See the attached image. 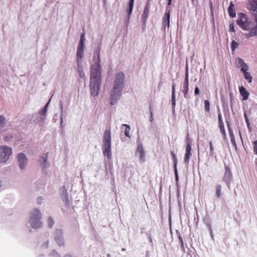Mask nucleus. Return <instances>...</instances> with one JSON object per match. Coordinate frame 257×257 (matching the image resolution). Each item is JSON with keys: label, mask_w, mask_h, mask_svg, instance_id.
Here are the masks:
<instances>
[{"label": "nucleus", "mask_w": 257, "mask_h": 257, "mask_svg": "<svg viewBox=\"0 0 257 257\" xmlns=\"http://www.w3.org/2000/svg\"><path fill=\"white\" fill-rule=\"evenodd\" d=\"M90 89L91 94L96 96L99 91L101 84V65L99 53L98 54L97 60L91 67L90 78Z\"/></svg>", "instance_id": "f257e3e1"}, {"label": "nucleus", "mask_w": 257, "mask_h": 257, "mask_svg": "<svg viewBox=\"0 0 257 257\" xmlns=\"http://www.w3.org/2000/svg\"><path fill=\"white\" fill-rule=\"evenodd\" d=\"M111 137L110 130H106L103 134L102 139V152L108 159L111 158Z\"/></svg>", "instance_id": "f03ea898"}, {"label": "nucleus", "mask_w": 257, "mask_h": 257, "mask_svg": "<svg viewBox=\"0 0 257 257\" xmlns=\"http://www.w3.org/2000/svg\"><path fill=\"white\" fill-rule=\"evenodd\" d=\"M41 214L40 211L34 209L30 213L29 223L31 226L34 228H40L42 226L41 221Z\"/></svg>", "instance_id": "7ed1b4c3"}, {"label": "nucleus", "mask_w": 257, "mask_h": 257, "mask_svg": "<svg viewBox=\"0 0 257 257\" xmlns=\"http://www.w3.org/2000/svg\"><path fill=\"white\" fill-rule=\"evenodd\" d=\"M85 41V33L83 32L81 34L80 42L77 48L76 62H82L84 55Z\"/></svg>", "instance_id": "20e7f679"}, {"label": "nucleus", "mask_w": 257, "mask_h": 257, "mask_svg": "<svg viewBox=\"0 0 257 257\" xmlns=\"http://www.w3.org/2000/svg\"><path fill=\"white\" fill-rule=\"evenodd\" d=\"M236 22L238 25L245 31H248L252 27L251 22L248 20L246 16L242 13L238 15V19Z\"/></svg>", "instance_id": "39448f33"}, {"label": "nucleus", "mask_w": 257, "mask_h": 257, "mask_svg": "<svg viewBox=\"0 0 257 257\" xmlns=\"http://www.w3.org/2000/svg\"><path fill=\"white\" fill-rule=\"evenodd\" d=\"M12 151L11 148L6 146L0 147V161L2 163L6 162L10 156L12 155Z\"/></svg>", "instance_id": "423d86ee"}, {"label": "nucleus", "mask_w": 257, "mask_h": 257, "mask_svg": "<svg viewBox=\"0 0 257 257\" xmlns=\"http://www.w3.org/2000/svg\"><path fill=\"white\" fill-rule=\"evenodd\" d=\"M125 76L122 72H119L116 75L113 82V87L115 89H118L122 90L124 84Z\"/></svg>", "instance_id": "0eeeda50"}, {"label": "nucleus", "mask_w": 257, "mask_h": 257, "mask_svg": "<svg viewBox=\"0 0 257 257\" xmlns=\"http://www.w3.org/2000/svg\"><path fill=\"white\" fill-rule=\"evenodd\" d=\"M122 90L113 88L110 94V103L111 105H114L120 98Z\"/></svg>", "instance_id": "6e6552de"}, {"label": "nucleus", "mask_w": 257, "mask_h": 257, "mask_svg": "<svg viewBox=\"0 0 257 257\" xmlns=\"http://www.w3.org/2000/svg\"><path fill=\"white\" fill-rule=\"evenodd\" d=\"M17 158L19 167L22 170L24 169L28 162L27 157L24 154H20Z\"/></svg>", "instance_id": "1a4fd4ad"}, {"label": "nucleus", "mask_w": 257, "mask_h": 257, "mask_svg": "<svg viewBox=\"0 0 257 257\" xmlns=\"http://www.w3.org/2000/svg\"><path fill=\"white\" fill-rule=\"evenodd\" d=\"M236 63H238L239 66L241 67V71H245L248 70V66L244 61L240 58H237L235 60Z\"/></svg>", "instance_id": "9d476101"}, {"label": "nucleus", "mask_w": 257, "mask_h": 257, "mask_svg": "<svg viewBox=\"0 0 257 257\" xmlns=\"http://www.w3.org/2000/svg\"><path fill=\"white\" fill-rule=\"evenodd\" d=\"M48 155L47 154H44L41 156L40 159V165L42 169L44 170L46 169L49 167V164L47 162Z\"/></svg>", "instance_id": "9b49d317"}, {"label": "nucleus", "mask_w": 257, "mask_h": 257, "mask_svg": "<svg viewBox=\"0 0 257 257\" xmlns=\"http://www.w3.org/2000/svg\"><path fill=\"white\" fill-rule=\"evenodd\" d=\"M136 153L139 154L140 159L141 161H144L145 160V153L142 144H141L138 145Z\"/></svg>", "instance_id": "f8f14e48"}, {"label": "nucleus", "mask_w": 257, "mask_h": 257, "mask_svg": "<svg viewBox=\"0 0 257 257\" xmlns=\"http://www.w3.org/2000/svg\"><path fill=\"white\" fill-rule=\"evenodd\" d=\"M170 12H166L163 18V26L164 27H166L167 26L168 28L170 26Z\"/></svg>", "instance_id": "ddd939ff"}, {"label": "nucleus", "mask_w": 257, "mask_h": 257, "mask_svg": "<svg viewBox=\"0 0 257 257\" xmlns=\"http://www.w3.org/2000/svg\"><path fill=\"white\" fill-rule=\"evenodd\" d=\"M231 177V172L230 169L226 167H225V172L224 173L223 181L226 183H229Z\"/></svg>", "instance_id": "4468645a"}, {"label": "nucleus", "mask_w": 257, "mask_h": 257, "mask_svg": "<svg viewBox=\"0 0 257 257\" xmlns=\"http://www.w3.org/2000/svg\"><path fill=\"white\" fill-rule=\"evenodd\" d=\"M150 9V4L148 3L146 7L144 9V11L143 12V13L142 14V19L144 21V22H146L148 19L149 12Z\"/></svg>", "instance_id": "2eb2a0df"}, {"label": "nucleus", "mask_w": 257, "mask_h": 257, "mask_svg": "<svg viewBox=\"0 0 257 257\" xmlns=\"http://www.w3.org/2000/svg\"><path fill=\"white\" fill-rule=\"evenodd\" d=\"M62 232L61 230H59L57 231L55 240L59 245H62L64 244V241L62 238Z\"/></svg>", "instance_id": "dca6fc26"}, {"label": "nucleus", "mask_w": 257, "mask_h": 257, "mask_svg": "<svg viewBox=\"0 0 257 257\" xmlns=\"http://www.w3.org/2000/svg\"><path fill=\"white\" fill-rule=\"evenodd\" d=\"M239 90L241 95L243 97V99H247L249 96V92L246 90V89L243 86H241L239 87Z\"/></svg>", "instance_id": "f3484780"}, {"label": "nucleus", "mask_w": 257, "mask_h": 257, "mask_svg": "<svg viewBox=\"0 0 257 257\" xmlns=\"http://www.w3.org/2000/svg\"><path fill=\"white\" fill-rule=\"evenodd\" d=\"M77 71L79 76L81 78H83L85 76V74L83 71L82 67V62H77Z\"/></svg>", "instance_id": "a211bd4d"}, {"label": "nucleus", "mask_w": 257, "mask_h": 257, "mask_svg": "<svg viewBox=\"0 0 257 257\" xmlns=\"http://www.w3.org/2000/svg\"><path fill=\"white\" fill-rule=\"evenodd\" d=\"M134 2L135 0H130L127 4V6L126 7V12L129 16L131 15L132 13L134 5Z\"/></svg>", "instance_id": "6ab92c4d"}, {"label": "nucleus", "mask_w": 257, "mask_h": 257, "mask_svg": "<svg viewBox=\"0 0 257 257\" xmlns=\"http://www.w3.org/2000/svg\"><path fill=\"white\" fill-rule=\"evenodd\" d=\"M248 70H245V71H242L244 74V78L249 82L251 83L252 82V76L247 71Z\"/></svg>", "instance_id": "aec40b11"}, {"label": "nucleus", "mask_w": 257, "mask_h": 257, "mask_svg": "<svg viewBox=\"0 0 257 257\" xmlns=\"http://www.w3.org/2000/svg\"><path fill=\"white\" fill-rule=\"evenodd\" d=\"M188 90H189V85L183 84L182 92H183L184 97L185 98L187 97V94L188 92Z\"/></svg>", "instance_id": "412c9836"}, {"label": "nucleus", "mask_w": 257, "mask_h": 257, "mask_svg": "<svg viewBox=\"0 0 257 257\" xmlns=\"http://www.w3.org/2000/svg\"><path fill=\"white\" fill-rule=\"evenodd\" d=\"M123 126H125V131H124V134H125V136L130 138V132L131 130L130 126L126 124H124Z\"/></svg>", "instance_id": "4be33fe9"}, {"label": "nucleus", "mask_w": 257, "mask_h": 257, "mask_svg": "<svg viewBox=\"0 0 257 257\" xmlns=\"http://www.w3.org/2000/svg\"><path fill=\"white\" fill-rule=\"evenodd\" d=\"M221 194V186L218 185L216 186V196L217 198H219Z\"/></svg>", "instance_id": "5701e85b"}, {"label": "nucleus", "mask_w": 257, "mask_h": 257, "mask_svg": "<svg viewBox=\"0 0 257 257\" xmlns=\"http://www.w3.org/2000/svg\"><path fill=\"white\" fill-rule=\"evenodd\" d=\"M13 138H14L13 135L9 133L6 135V136L4 137V140L5 141L9 142V141H12V139H13Z\"/></svg>", "instance_id": "b1692460"}, {"label": "nucleus", "mask_w": 257, "mask_h": 257, "mask_svg": "<svg viewBox=\"0 0 257 257\" xmlns=\"http://www.w3.org/2000/svg\"><path fill=\"white\" fill-rule=\"evenodd\" d=\"M191 152H186V153H185L184 162L187 164H188L189 163V159L191 156Z\"/></svg>", "instance_id": "393cba45"}, {"label": "nucleus", "mask_w": 257, "mask_h": 257, "mask_svg": "<svg viewBox=\"0 0 257 257\" xmlns=\"http://www.w3.org/2000/svg\"><path fill=\"white\" fill-rule=\"evenodd\" d=\"M219 124V128H220V132H221V133L223 135L224 138H225L226 135V133H225V130L224 124L223 123H221V124Z\"/></svg>", "instance_id": "a878e982"}, {"label": "nucleus", "mask_w": 257, "mask_h": 257, "mask_svg": "<svg viewBox=\"0 0 257 257\" xmlns=\"http://www.w3.org/2000/svg\"><path fill=\"white\" fill-rule=\"evenodd\" d=\"M228 131H229V135L231 138V142H235L234 137V135L233 134V132H232V130L231 129V128L230 127L229 124H228Z\"/></svg>", "instance_id": "bb28decb"}, {"label": "nucleus", "mask_w": 257, "mask_h": 257, "mask_svg": "<svg viewBox=\"0 0 257 257\" xmlns=\"http://www.w3.org/2000/svg\"><path fill=\"white\" fill-rule=\"evenodd\" d=\"M6 122V118L3 115H0V127H3Z\"/></svg>", "instance_id": "cd10ccee"}, {"label": "nucleus", "mask_w": 257, "mask_h": 257, "mask_svg": "<svg viewBox=\"0 0 257 257\" xmlns=\"http://www.w3.org/2000/svg\"><path fill=\"white\" fill-rule=\"evenodd\" d=\"M204 105L205 110L207 112H209L210 111V103L208 100H205Z\"/></svg>", "instance_id": "c85d7f7f"}, {"label": "nucleus", "mask_w": 257, "mask_h": 257, "mask_svg": "<svg viewBox=\"0 0 257 257\" xmlns=\"http://www.w3.org/2000/svg\"><path fill=\"white\" fill-rule=\"evenodd\" d=\"M238 44L234 41L233 40L231 42V50L232 51H234L235 49L237 47Z\"/></svg>", "instance_id": "c756f323"}, {"label": "nucleus", "mask_w": 257, "mask_h": 257, "mask_svg": "<svg viewBox=\"0 0 257 257\" xmlns=\"http://www.w3.org/2000/svg\"><path fill=\"white\" fill-rule=\"evenodd\" d=\"M250 5L252 9L254 10L257 9V0H252L250 3Z\"/></svg>", "instance_id": "7c9ffc66"}, {"label": "nucleus", "mask_w": 257, "mask_h": 257, "mask_svg": "<svg viewBox=\"0 0 257 257\" xmlns=\"http://www.w3.org/2000/svg\"><path fill=\"white\" fill-rule=\"evenodd\" d=\"M228 13L229 14V16L232 18H235L236 16V13L234 11V10L233 9H228Z\"/></svg>", "instance_id": "2f4dec72"}, {"label": "nucleus", "mask_w": 257, "mask_h": 257, "mask_svg": "<svg viewBox=\"0 0 257 257\" xmlns=\"http://www.w3.org/2000/svg\"><path fill=\"white\" fill-rule=\"evenodd\" d=\"M47 222L48 224L50 227H51L54 224V221L53 219L51 217L48 218Z\"/></svg>", "instance_id": "473e14b6"}, {"label": "nucleus", "mask_w": 257, "mask_h": 257, "mask_svg": "<svg viewBox=\"0 0 257 257\" xmlns=\"http://www.w3.org/2000/svg\"><path fill=\"white\" fill-rule=\"evenodd\" d=\"M253 152L255 154H257V140L253 142Z\"/></svg>", "instance_id": "72a5a7b5"}, {"label": "nucleus", "mask_w": 257, "mask_h": 257, "mask_svg": "<svg viewBox=\"0 0 257 257\" xmlns=\"http://www.w3.org/2000/svg\"><path fill=\"white\" fill-rule=\"evenodd\" d=\"M191 146L190 142H188V144H187L185 151H186V152H191Z\"/></svg>", "instance_id": "f704fd0d"}, {"label": "nucleus", "mask_w": 257, "mask_h": 257, "mask_svg": "<svg viewBox=\"0 0 257 257\" xmlns=\"http://www.w3.org/2000/svg\"><path fill=\"white\" fill-rule=\"evenodd\" d=\"M244 118L245 119V121L246 122V124H247V127L249 128V126H250V123H249V119L247 117V116L246 115V114L245 113L244 114Z\"/></svg>", "instance_id": "c9c22d12"}, {"label": "nucleus", "mask_w": 257, "mask_h": 257, "mask_svg": "<svg viewBox=\"0 0 257 257\" xmlns=\"http://www.w3.org/2000/svg\"><path fill=\"white\" fill-rule=\"evenodd\" d=\"M172 103L175 106L176 104L175 94H172Z\"/></svg>", "instance_id": "e433bc0d"}, {"label": "nucleus", "mask_w": 257, "mask_h": 257, "mask_svg": "<svg viewBox=\"0 0 257 257\" xmlns=\"http://www.w3.org/2000/svg\"><path fill=\"white\" fill-rule=\"evenodd\" d=\"M47 110L46 108H44L43 110L39 111V114L41 115H44L47 113Z\"/></svg>", "instance_id": "4c0bfd02"}, {"label": "nucleus", "mask_w": 257, "mask_h": 257, "mask_svg": "<svg viewBox=\"0 0 257 257\" xmlns=\"http://www.w3.org/2000/svg\"><path fill=\"white\" fill-rule=\"evenodd\" d=\"M218 121L219 124L223 123L221 114L220 113L218 114Z\"/></svg>", "instance_id": "58836bf2"}, {"label": "nucleus", "mask_w": 257, "mask_h": 257, "mask_svg": "<svg viewBox=\"0 0 257 257\" xmlns=\"http://www.w3.org/2000/svg\"><path fill=\"white\" fill-rule=\"evenodd\" d=\"M186 73H185V77L188 78L189 77V72H188V64H186Z\"/></svg>", "instance_id": "ea45409f"}, {"label": "nucleus", "mask_w": 257, "mask_h": 257, "mask_svg": "<svg viewBox=\"0 0 257 257\" xmlns=\"http://www.w3.org/2000/svg\"><path fill=\"white\" fill-rule=\"evenodd\" d=\"M172 155H173V158H174V159L175 167L176 168V165H177V158H176V156L175 155V154L174 153H172Z\"/></svg>", "instance_id": "a19ab883"}, {"label": "nucleus", "mask_w": 257, "mask_h": 257, "mask_svg": "<svg viewBox=\"0 0 257 257\" xmlns=\"http://www.w3.org/2000/svg\"><path fill=\"white\" fill-rule=\"evenodd\" d=\"M194 93L196 95H198L200 93V91H199V88L198 87H196L195 88V91H194Z\"/></svg>", "instance_id": "79ce46f5"}, {"label": "nucleus", "mask_w": 257, "mask_h": 257, "mask_svg": "<svg viewBox=\"0 0 257 257\" xmlns=\"http://www.w3.org/2000/svg\"><path fill=\"white\" fill-rule=\"evenodd\" d=\"M209 146H210V151L213 152L214 148H213V144H212V143L211 141H210L209 142Z\"/></svg>", "instance_id": "37998d69"}, {"label": "nucleus", "mask_w": 257, "mask_h": 257, "mask_svg": "<svg viewBox=\"0 0 257 257\" xmlns=\"http://www.w3.org/2000/svg\"><path fill=\"white\" fill-rule=\"evenodd\" d=\"M229 28H230V31H231L232 32H234V26L232 24L230 25Z\"/></svg>", "instance_id": "c03bdc74"}, {"label": "nucleus", "mask_w": 257, "mask_h": 257, "mask_svg": "<svg viewBox=\"0 0 257 257\" xmlns=\"http://www.w3.org/2000/svg\"><path fill=\"white\" fill-rule=\"evenodd\" d=\"M183 84L189 85V79L188 78L185 77V80L183 82Z\"/></svg>", "instance_id": "a18cd8bd"}, {"label": "nucleus", "mask_w": 257, "mask_h": 257, "mask_svg": "<svg viewBox=\"0 0 257 257\" xmlns=\"http://www.w3.org/2000/svg\"><path fill=\"white\" fill-rule=\"evenodd\" d=\"M234 7V5L233 4V2H230V6L228 8V9H233Z\"/></svg>", "instance_id": "49530a36"}, {"label": "nucleus", "mask_w": 257, "mask_h": 257, "mask_svg": "<svg viewBox=\"0 0 257 257\" xmlns=\"http://www.w3.org/2000/svg\"><path fill=\"white\" fill-rule=\"evenodd\" d=\"M175 85L174 84V83H173V85H172V94H175Z\"/></svg>", "instance_id": "de8ad7c7"}, {"label": "nucleus", "mask_w": 257, "mask_h": 257, "mask_svg": "<svg viewBox=\"0 0 257 257\" xmlns=\"http://www.w3.org/2000/svg\"><path fill=\"white\" fill-rule=\"evenodd\" d=\"M187 136H188V137L186 139V142L187 144H188V143L190 142V139L189 138V133H188Z\"/></svg>", "instance_id": "09e8293b"}, {"label": "nucleus", "mask_w": 257, "mask_h": 257, "mask_svg": "<svg viewBox=\"0 0 257 257\" xmlns=\"http://www.w3.org/2000/svg\"><path fill=\"white\" fill-rule=\"evenodd\" d=\"M42 197H39V198H38L37 199V202H38V203H41V202L42 201Z\"/></svg>", "instance_id": "8fccbe9b"}, {"label": "nucleus", "mask_w": 257, "mask_h": 257, "mask_svg": "<svg viewBox=\"0 0 257 257\" xmlns=\"http://www.w3.org/2000/svg\"><path fill=\"white\" fill-rule=\"evenodd\" d=\"M50 100H49V101L47 102V103L46 104V105L45 106L44 108H46V109L48 110V106L49 105V102H50Z\"/></svg>", "instance_id": "3c124183"}, {"label": "nucleus", "mask_w": 257, "mask_h": 257, "mask_svg": "<svg viewBox=\"0 0 257 257\" xmlns=\"http://www.w3.org/2000/svg\"><path fill=\"white\" fill-rule=\"evenodd\" d=\"M172 0H169L168 1V5H170L171 4Z\"/></svg>", "instance_id": "603ef678"}, {"label": "nucleus", "mask_w": 257, "mask_h": 257, "mask_svg": "<svg viewBox=\"0 0 257 257\" xmlns=\"http://www.w3.org/2000/svg\"><path fill=\"white\" fill-rule=\"evenodd\" d=\"M175 171H176V179H178V176H177V170L176 169H175Z\"/></svg>", "instance_id": "864d4df0"}, {"label": "nucleus", "mask_w": 257, "mask_h": 257, "mask_svg": "<svg viewBox=\"0 0 257 257\" xmlns=\"http://www.w3.org/2000/svg\"><path fill=\"white\" fill-rule=\"evenodd\" d=\"M65 257H71L70 254H67Z\"/></svg>", "instance_id": "5fc2aeb1"}, {"label": "nucleus", "mask_w": 257, "mask_h": 257, "mask_svg": "<svg viewBox=\"0 0 257 257\" xmlns=\"http://www.w3.org/2000/svg\"><path fill=\"white\" fill-rule=\"evenodd\" d=\"M122 250L124 251V250H125V248H122Z\"/></svg>", "instance_id": "6e6d98bb"}, {"label": "nucleus", "mask_w": 257, "mask_h": 257, "mask_svg": "<svg viewBox=\"0 0 257 257\" xmlns=\"http://www.w3.org/2000/svg\"><path fill=\"white\" fill-rule=\"evenodd\" d=\"M110 256L109 254H107V256L109 257Z\"/></svg>", "instance_id": "4d7b16f0"}]
</instances>
